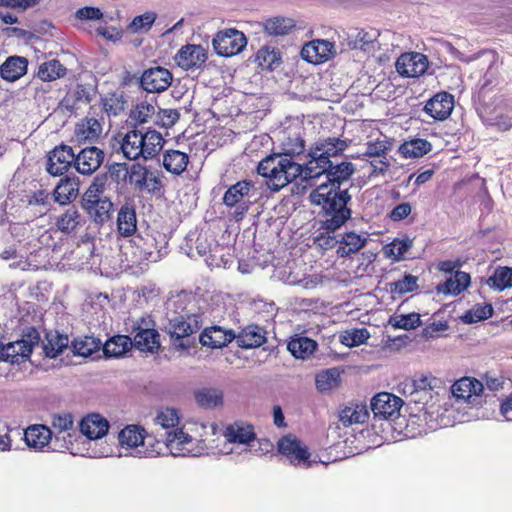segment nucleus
I'll return each mask as SVG.
<instances>
[{"mask_svg": "<svg viewBox=\"0 0 512 512\" xmlns=\"http://www.w3.org/2000/svg\"><path fill=\"white\" fill-rule=\"evenodd\" d=\"M175 59L180 67L189 70L201 67L207 60V54L200 45H186L177 52Z\"/></svg>", "mask_w": 512, "mask_h": 512, "instance_id": "obj_18", "label": "nucleus"}, {"mask_svg": "<svg viewBox=\"0 0 512 512\" xmlns=\"http://www.w3.org/2000/svg\"><path fill=\"white\" fill-rule=\"evenodd\" d=\"M437 382L438 379L432 375H418L410 384L405 385L404 393H408L411 402L425 405L432 399V390Z\"/></svg>", "mask_w": 512, "mask_h": 512, "instance_id": "obj_12", "label": "nucleus"}, {"mask_svg": "<svg viewBox=\"0 0 512 512\" xmlns=\"http://www.w3.org/2000/svg\"><path fill=\"white\" fill-rule=\"evenodd\" d=\"M145 430L136 425L126 426L119 432L118 440L121 447L132 449V456H137L136 452L140 448V443L144 441Z\"/></svg>", "mask_w": 512, "mask_h": 512, "instance_id": "obj_33", "label": "nucleus"}, {"mask_svg": "<svg viewBox=\"0 0 512 512\" xmlns=\"http://www.w3.org/2000/svg\"><path fill=\"white\" fill-rule=\"evenodd\" d=\"M347 146L345 140L337 137L318 140L309 149L308 156L310 160L306 163V175L313 177V179L323 175V171L331 167V162H333L331 158L342 153Z\"/></svg>", "mask_w": 512, "mask_h": 512, "instance_id": "obj_4", "label": "nucleus"}, {"mask_svg": "<svg viewBox=\"0 0 512 512\" xmlns=\"http://www.w3.org/2000/svg\"><path fill=\"white\" fill-rule=\"evenodd\" d=\"M493 314V308L490 304L475 305L467 311L462 317V321L467 324L476 323L490 318Z\"/></svg>", "mask_w": 512, "mask_h": 512, "instance_id": "obj_55", "label": "nucleus"}, {"mask_svg": "<svg viewBox=\"0 0 512 512\" xmlns=\"http://www.w3.org/2000/svg\"><path fill=\"white\" fill-rule=\"evenodd\" d=\"M84 218L74 206L69 207L57 219L58 229L64 233H71L84 224Z\"/></svg>", "mask_w": 512, "mask_h": 512, "instance_id": "obj_39", "label": "nucleus"}, {"mask_svg": "<svg viewBox=\"0 0 512 512\" xmlns=\"http://www.w3.org/2000/svg\"><path fill=\"white\" fill-rule=\"evenodd\" d=\"M283 152L280 155H287V158L299 156L305 151V141L300 136L288 137L282 144Z\"/></svg>", "mask_w": 512, "mask_h": 512, "instance_id": "obj_59", "label": "nucleus"}, {"mask_svg": "<svg viewBox=\"0 0 512 512\" xmlns=\"http://www.w3.org/2000/svg\"><path fill=\"white\" fill-rule=\"evenodd\" d=\"M154 421L157 425L165 429V431H169V428H174L178 425L179 417L176 410L166 408L157 413Z\"/></svg>", "mask_w": 512, "mask_h": 512, "instance_id": "obj_62", "label": "nucleus"}, {"mask_svg": "<svg viewBox=\"0 0 512 512\" xmlns=\"http://www.w3.org/2000/svg\"><path fill=\"white\" fill-rule=\"evenodd\" d=\"M127 100L124 93L116 91L108 93L102 98L103 110L110 116H117L126 108Z\"/></svg>", "mask_w": 512, "mask_h": 512, "instance_id": "obj_47", "label": "nucleus"}, {"mask_svg": "<svg viewBox=\"0 0 512 512\" xmlns=\"http://www.w3.org/2000/svg\"><path fill=\"white\" fill-rule=\"evenodd\" d=\"M142 136L143 159H153L163 149L165 142L163 136L160 132L152 129H148L145 132L142 131Z\"/></svg>", "mask_w": 512, "mask_h": 512, "instance_id": "obj_35", "label": "nucleus"}, {"mask_svg": "<svg viewBox=\"0 0 512 512\" xmlns=\"http://www.w3.org/2000/svg\"><path fill=\"white\" fill-rule=\"evenodd\" d=\"M391 148L392 144L387 139H377L376 141H370L366 144V151L363 153V156L387 159L386 155Z\"/></svg>", "mask_w": 512, "mask_h": 512, "instance_id": "obj_57", "label": "nucleus"}, {"mask_svg": "<svg viewBox=\"0 0 512 512\" xmlns=\"http://www.w3.org/2000/svg\"><path fill=\"white\" fill-rule=\"evenodd\" d=\"M356 168L352 162H341L334 164L331 162V167L323 171V175H326L329 188L335 190H342L341 185L349 181L350 177L354 174Z\"/></svg>", "mask_w": 512, "mask_h": 512, "instance_id": "obj_19", "label": "nucleus"}, {"mask_svg": "<svg viewBox=\"0 0 512 512\" xmlns=\"http://www.w3.org/2000/svg\"><path fill=\"white\" fill-rule=\"evenodd\" d=\"M180 114L176 109H159L155 123L160 124L162 127H172L179 119Z\"/></svg>", "mask_w": 512, "mask_h": 512, "instance_id": "obj_64", "label": "nucleus"}, {"mask_svg": "<svg viewBox=\"0 0 512 512\" xmlns=\"http://www.w3.org/2000/svg\"><path fill=\"white\" fill-rule=\"evenodd\" d=\"M52 438V431L45 425H33L26 429L24 439L30 448L42 450Z\"/></svg>", "mask_w": 512, "mask_h": 512, "instance_id": "obj_30", "label": "nucleus"}, {"mask_svg": "<svg viewBox=\"0 0 512 512\" xmlns=\"http://www.w3.org/2000/svg\"><path fill=\"white\" fill-rule=\"evenodd\" d=\"M370 337L366 328L344 331L340 335V342L348 347H355L365 343Z\"/></svg>", "mask_w": 512, "mask_h": 512, "instance_id": "obj_53", "label": "nucleus"}, {"mask_svg": "<svg viewBox=\"0 0 512 512\" xmlns=\"http://www.w3.org/2000/svg\"><path fill=\"white\" fill-rule=\"evenodd\" d=\"M367 243V238L355 232L345 233L339 241L337 254L339 257H349L360 251Z\"/></svg>", "mask_w": 512, "mask_h": 512, "instance_id": "obj_36", "label": "nucleus"}, {"mask_svg": "<svg viewBox=\"0 0 512 512\" xmlns=\"http://www.w3.org/2000/svg\"><path fill=\"white\" fill-rule=\"evenodd\" d=\"M483 389V384L477 379L463 377L452 385L451 392L457 400L470 402L471 398L479 396Z\"/></svg>", "mask_w": 512, "mask_h": 512, "instance_id": "obj_26", "label": "nucleus"}, {"mask_svg": "<svg viewBox=\"0 0 512 512\" xmlns=\"http://www.w3.org/2000/svg\"><path fill=\"white\" fill-rule=\"evenodd\" d=\"M67 69L57 59L41 63L38 67L37 77L45 82L54 81L66 75Z\"/></svg>", "mask_w": 512, "mask_h": 512, "instance_id": "obj_42", "label": "nucleus"}, {"mask_svg": "<svg viewBox=\"0 0 512 512\" xmlns=\"http://www.w3.org/2000/svg\"><path fill=\"white\" fill-rule=\"evenodd\" d=\"M395 67L403 77H419L427 71L428 59L422 53H404L398 57Z\"/></svg>", "mask_w": 512, "mask_h": 512, "instance_id": "obj_13", "label": "nucleus"}, {"mask_svg": "<svg viewBox=\"0 0 512 512\" xmlns=\"http://www.w3.org/2000/svg\"><path fill=\"white\" fill-rule=\"evenodd\" d=\"M157 15L155 12H145L142 15L136 16L129 25L132 32L148 31L155 22Z\"/></svg>", "mask_w": 512, "mask_h": 512, "instance_id": "obj_61", "label": "nucleus"}, {"mask_svg": "<svg viewBox=\"0 0 512 512\" xmlns=\"http://www.w3.org/2000/svg\"><path fill=\"white\" fill-rule=\"evenodd\" d=\"M254 183L250 180H241L231 185L223 196V203L227 207H236L235 218L241 219L248 211L250 198L254 195Z\"/></svg>", "mask_w": 512, "mask_h": 512, "instance_id": "obj_6", "label": "nucleus"}, {"mask_svg": "<svg viewBox=\"0 0 512 512\" xmlns=\"http://www.w3.org/2000/svg\"><path fill=\"white\" fill-rule=\"evenodd\" d=\"M309 198L313 204L322 206L323 211L328 216L322 222L321 227L324 230L336 231L351 218L352 211L349 204L352 196L347 188L335 190L322 183L310 193Z\"/></svg>", "mask_w": 512, "mask_h": 512, "instance_id": "obj_2", "label": "nucleus"}, {"mask_svg": "<svg viewBox=\"0 0 512 512\" xmlns=\"http://www.w3.org/2000/svg\"><path fill=\"white\" fill-rule=\"evenodd\" d=\"M165 318L164 329L174 340L188 337L202 326V315L197 312L195 299L185 292L167 300Z\"/></svg>", "mask_w": 512, "mask_h": 512, "instance_id": "obj_1", "label": "nucleus"}, {"mask_svg": "<svg viewBox=\"0 0 512 512\" xmlns=\"http://www.w3.org/2000/svg\"><path fill=\"white\" fill-rule=\"evenodd\" d=\"M199 340L203 346L222 348L235 340V332L231 329L226 330L219 326H213L204 329Z\"/></svg>", "mask_w": 512, "mask_h": 512, "instance_id": "obj_20", "label": "nucleus"}, {"mask_svg": "<svg viewBox=\"0 0 512 512\" xmlns=\"http://www.w3.org/2000/svg\"><path fill=\"white\" fill-rule=\"evenodd\" d=\"M105 153L102 149L90 145L75 154V169L82 175H91L102 165Z\"/></svg>", "mask_w": 512, "mask_h": 512, "instance_id": "obj_14", "label": "nucleus"}, {"mask_svg": "<svg viewBox=\"0 0 512 512\" xmlns=\"http://www.w3.org/2000/svg\"><path fill=\"white\" fill-rule=\"evenodd\" d=\"M75 153L68 145L56 146L49 152L46 170L52 176H62L73 165L75 167Z\"/></svg>", "mask_w": 512, "mask_h": 512, "instance_id": "obj_10", "label": "nucleus"}, {"mask_svg": "<svg viewBox=\"0 0 512 512\" xmlns=\"http://www.w3.org/2000/svg\"><path fill=\"white\" fill-rule=\"evenodd\" d=\"M256 61L263 69L273 70L281 64L280 51L276 48L264 46L257 52Z\"/></svg>", "mask_w": 512, "mask_h": 512, "instance_id": "obj_49", "label": "nucleus"}, {"mask_svg": "<svg viewBox=\"0 0 512 512\" xmlns=\"http://www.w3.org/2000/svg\"><path fill=\"white\" fill-rule=\"evenodd\" d=\"M335 54L334 44L328 40H314L305 44L301 56L309 63L319 64Z\"/></svg>", "mask_w": 512, "mask_h": 512, "instance_id": "obj_15", "label": "nucleus"}, {"mask_svg": "<svg viewBox=\"0 0 512 512\" xmlns=\"http://www.w3.org/2000/svg\"><path fill=\"white\" fill-rule=\"evenodd\" d=\"M133 343L129 336L116 335L109 340L103 346V352L106 357H121L127 351L130 350Z\"/></svg>", "mask_w": 512, "mask_h": 512, "instance_id": "obj_41", "label": "nucleus"}, {"mask_svg": "<svg viewBox=\"0 0 512 512\" xmlns=\"http://www.w3.org/2000/svg\"><path fill=\"white\" fill-rule=\"evenodd\" d=\"M95 96V90L83 84L76 85L75 89L69 92L67 99L72 100L73 105L89 104Z\"/></svg>", "mask_w": 512, "mask_h": 512, "instance_id": "obj_56", "label": "nucleus"}, {"mask_svg": "<svg viewBox=\"0 0 512 512\" xmlns=\"http://www.w3.org/2000/svg\"><path fill=\"white\" fill-rule=\"evenodd\" d=\"M486 284L497 291H503L512 287V268L506 266L497 267L486 280Z\"/></svg>", "mask_w": 512, "mask_h": 512, "instance_id": "obj_45", "label": "nucleus"}, {"mask_svg": "<svg viewBox=\"0 0 512 512\" xmlns=\"http://www.w3.org/2000/svg\"><path fill=\"white\" fill-rule=\"evenodd\" d=\"M418 278L411 274L405 275L401 280L390 283V292L392 294L403 295L408 292L417 290Z\"/></svg>", "mask_w": 512, "mask_h": 512, "instance_id": "obj_58", "label": "nucleus"}, {"mask_svg": "<svg viewBox=\"0 0 512 512\" xmlns=\"http://www.w3.org/2000/svg\"><path fill=\"white\" fill-rule=\"evenodd\" d=\"M83 207L90 218L97 224L110 219L113 203L103 195V183L93 182L83 197Z\"/></svg>", "mask_w": 512, "mask_h": 512, "instance_id": "obj_5", "label": "nucleus"}, {"mask_svg": "<svg viewBox=\"0 0 512 512\" xmlns=\"http://www.w3.org/2000/svg\"><path fill=\"white\" fill-rule=\"evenodd\" d=\"M117 230L123 237L132 236L137 230V217L135 205L125 202L117 214Z\"/></svg>", "mask_w": 512, "mask_h": 512, "instance_id": "obj_24", "label": "nucleus"}, {"mask_svg": "<svg viewBox=\"0 0 512 512\" xmlns=\"http://www.w3.org/2000/svg\"><path fill=\"white\" fill-rule=\"evenodd\" d=\"M142 130L136 127L129 130L123 137L120 143V149L124 157L128 160H137L143 158Z\"/></svg>", "mask_w": 512, "mask_h": 512, "instance_id": "obj_23", "label": "nucleus"}, {"mask_svg": "<svg viewBox=\"0 0 512 512\" xmlns=\"http://www.w3.org/2000/svg\"><path fill=\"white\" fill-rule=\"evenodd\" d=\"M317 346L316 341L308 337L296 335L288 342L287 349L295 358L306 359L314 353Z\"/></svg>", "mask_w": 512, "mask_h": 512, "instance_id": "obj_37", "label": "nucleus"}, {"mask_svg": "<svg viewBox=\"0 0 512 512\" xmlns=\"http://www.w3.org/2000/svg\"><path fill=\"white\" fill-rule=\"evenodd\" d=\"M108 429V421L100 414H90L80 422L81 433L91 440L102 438L107 434Z\"/></svg>", "mask_w": 512, "mask_h": 512, "instance_id": "obj_25", "label": "nucleus"}, {"mask_svg": "<svg viewBox=\"0 0 512 512\" xmlns=\"http://www.w3.org/2000/svg\"><path fill=\"white\" fill-rule=\"evenodd\" d=\"M101 341L92 336L77 337L71 342L72 351L75 355L88 357L98 351Z\"/></svg>", "mask_w": 512, "mask_h": 512, "instance_id": "obj_46", "label": "nucleus"}, {"mask_svg": "<svg viewBox=\"0 0 512 512\" xmlns=\"http://www.w3.org/2000/svg\"><path fill=\"white\" fill-rule=\"evenodd\" d=\"M453 107V96L447 92H440L426 102L424 111L433 119L443 121L450 116Z\"/></svg>", "mask_w": 512, "mask_h": 512, "instance_id": "obj_17", "label": "nucleus"}, {"mask_svg": "<svg viewBox=\"0 0 512 512\" xmlns=\"http://www.w3.org/2000/svg\"><path fill=\"white\" fill-rule=\"evenodd\" d=\"M266 330L259 325L251 324L241 329L236 334L237 345L244 349H251L261 346L266 342Z\"/></svg>", "mask_w": 512, "mask_h": 512, "instance_id": "obj_21", "label": "nucleus"}, {"mask_svg": "<svg viewBox=\"0 0 512 512\" xmlns=\"http://www.w3.org/2000/svg\"><path fill=\"white\" fill-rule=\"evenodd\" d=\"M413 241L405 237L403 239L395 238L384 248L386 257L393 258L396 261L403 259L404 254L412 247Z\"/></svg>", "mask_w": 512, "mask_h": 512, "instance_id": "obj_50", "label": "nucleus"}, {"mask_svg": "<svg viewBox=\"0 0 512 512\" xmlns=\"http://www.w3.org/2000/svg\"><path fill=\"white\" fill-rule=\"evenodd\" d=\"M224 436L229 443H238L250 446L256 439L254 427L244 422L229 424L224 430Z\"/></svg>", "mask_w": 512, "mask_h": 512, "instance_id": "obj_22", "label": "nucleus"}, {"mask_svg": "<svg viewBox=\"0 0 512 512\" xmlns=\"http://www.w3.org/2000/svg\"><path fill=\"white\" fill-rule=\"evenodd\" d=\"M403 400L398 396L381 392L371 399V411L375 420H394L400 415Z\"/></svg>", "mask_w": 512, "mask_h": 512, "instance_id": "obj_8", "label": "nucleus"}, {"mask_svg": "<svg viewBox=\"0 0 512 512\" xmlns=\"http://www.w3.org/2000/svg\"><path fill=\"white\" fill-rule=\"evenodd\" d=\"M295 27V22L291 18L274 17L267 19L264 23V30L273 36H283Z\"/></svg>", "mask_w": 512, "mask_h": 512, "instance_id": "obj_48", "label": "nucleus"}, {"mask_svg": "<svg viewBox=\"0 0 512 512\" xmlns=\"http://www.w3.org/2000/svg\"><path fill=\"white\" fill-rule=\"evenodd\" d=\"M340 374L336 369H328L316 375V388L320 392H327L339 384Z\"/></svg>", "mask_w": 512, "mask_h": 512, "instance_id": "obj_52", "label": "nucleus"}, {"mask_svg": "<svg viewBox=\"0 0 512 512\" xmlns=\"http://www.w3.org/2000/svg\"><path fill=\"white\" fill-rule=\"evenodd\" d=\"M156 113V107L148 103L146 101H143L139 103L136 108L131 112V118L137 123V124H144L148 121L149 118H152Z\"/></svg>", "mask_w": 512, "mask_h": 512, "instance_id": "obj_60", "label": "nucleus"}, {"mask_svg": "<svg viewBox=\"0 0 512 512\" xmlns=\"http://www.w3.org/2000/svg\"><path fill=\"white\" fill-rule=\"evenodd\" d=\"M69 338L66 334H61L58 331H49L42 341L41 348L46 357L56 358L64 350L68 348Z\"/></svg>", "mask_w": 512, "mask_h": 512, "instance_id": "obj_29", "label": "nucleus"}, {"mask_svg": "<svg viewBox=\"0 0 512 512\" xmlns=\"http://www.w3.org/2000/svg\"><path fill=\"white\" fill-rule=\"evenodd\" d=\"M197 403L205 408H214L222 403V393L217 389H202L195 395Z\"/></svg>", "mask_w": 512, "mask_h": 512, "instance_id": "obj_54", "label": "nucleus"}, {"mask_svg": "<svg viewBox=\"0 0 512 512\" xmlns=\"http://www.w3.org/2000/svg\"><path fill=\"white\" fill-rule=\"evenodd\" d=\"M431 143L426 139L415 138L404 142L399 147V153L404 158H419L431 151Z\"/></svg>", "mask_w": 512, "mask_h": 512, "instance_id": "obj_43", "label": "nucleus"}, {"mask_svg": "<svg viewBox=\"0 0 512 512\" xmlns=\"http://www.w3.org/2000/svg\"><path fill=\"white\" fill-rule=\"evenodd\" d=\"M161 437L164 440L165 453L169 452L172 456H195L193 453V438L182 429L165 431Z\"/></svg>", "mask_w": 512, "mask_h": 512, "instance_id": "obj_11", "label": "nucleus"}, {"mask_svg": "<svg viewBox=\"0 0 512 512\" xmlns=\"http://www.w3.org/2000/svg\"><path fill=\"white\" fill-rule=\"evenodd\" d=\"M28 60L21 56H10L0 66V76L3 80L14 82L27 72Z\"/></svg>", "mask_w": 512, "mask_h": 512, "instance_id": "obj_27", "label": "nucleus"}, {"mask_svg": "<svg viewBox=\"0 0 512 512\" xmlns=\"http://www.w3.org/2000/svg\"><path fill=\"white\" fill-rule=\"evenodd\" d=\"M79 183V178L76 176L61 178L53 191L55 201L62 205L70 203L78 195Z\"/></svg>", "mask_w": 512, "mask_h": 512, "instance_id": "obj_28", "label": "nucleus"}, {"mask_svg": "<svg viewBox=\"0 0 512 512\" xmlns=\"http://www.w3.org/2000/svg\"><path fill=\"white\" fill-rule=\"evenodd\" d=\"M278 451L294 465L306 462L310 456L308 448L294 435H286L278 441Z\"/></svg>", "mask_w": 512, "mask_h": 512, "instance_id": "obj_16", "label": "nucleus"}, {"mask_svg": "<svg viewBox=\"0 0 512 512\" xmlns=\"http://www.w3.org/2000/svg\"><path fill=\"white\" fill-rule=\"evenodd\" d=\"M102 133V126L95 118H86L77 124L75 129V139L78 143H92L96 141Z\"/></svg>", "mask_w": 512, "mask_h": 512, "instance_id": "obj_31", "label": "nucleus"}, {"mask_svg": "<svg viewBox=\"0 0 512 512\" xmlns=\"http://www.w3.org/2000/svg\"><path fill=\"white\" fill-rule=\"evenodd\" d=\"M134 346L141 351L154 352L159 349V333L156 329H142V332H134Z\"/></svg>", "mask_w": 512, "mask_h": 512, "instance_id": "obj_38", "label": "nucleus"}, {"mask_svg": "<svg viewBox=\"0 0 512 512\" xmlns=\"http://www.w3.org/2000/svg\"><path fill=\"white\" fill-rule=\"evenodd\" d=\"M389 324L395 329L412 330L421 326V318L418 313L401 314L391 316Z\"/></svg>", "mask_w": 512, "mask_h": 512, "instance_id": "obj_51", "label": "nucleus"}, {"mask_svg": "<svg viewBox=\"0 0 512 512\" xmlns=\"http://www.w3.org/2000/svg\"><path fill=\"white\" fill-rule=\"evenodd\" d=\"M189 163V156L179 150H166L163 154V167L174 175L182 174Z\"/></svg>", "mask_w": 512, "mask_h": 512, "instance_id": "obj_34", "label": "nucleus"}, {"mask_svg": "<svg viewBox=\"0 0 512 512\" xmlns=\"http://www.w3.org/2000/svg\"><path fill=\"white\" fill-rule=\"evenodd\" d=\"M470 281L471 277L468 273L456 271L455 274L445 282L439 283L436 290L439 294L458 295L469 286Z\"/></svg>", "mask_w": 512, "mask_h": 512, "instance_id": "obj_32", "label": "nucleus"}, {"mask_svg": "<svg viewBox=\"0 0 512 512\" xmlns=\"http://www.w3.org/2000/svg\"><path fill=\"white\" fill-rule=\"evenodd\" d=\"M136 455L137 457L165 455L164 440L144 433V441L140 443V448L137 450Z\"/></svg>", "mask_w": 512, "mask_h": 512, "instance_id": "obj_44", "label": "nucleus"}, {"mask_svg": "<svg viewBox=\"0 0 512 512\" xmlns=\"http://www.w3.org/2000/svg\"><path fill=\"white\" fill-rule=\"evenodd\" d=\"M257 172L266 179L268 188L273 192H278L298 177L302 181L310 183L313 177L306 175V164L301 165L287 155L273 153L262 159L258 166Z\"/></svg>", "mask_w": 512, "mask_h": 512, "instance_id": "obj_3", "label": "nucleus"}, {"mask_svg": "<svg viewBox=\"0 0 512 512\" xmlns=\"http://www.w3.org/2000/svg\"><path fill=\"white\" fill-rule=\"evenodd\" d=\"M172 81V73L167 68L161 66L145 70L139 78L141 88L148 93L164 92L171 86Z\"/></svg>", "mask_w": 512, "mask_h": 512, "instance_id": "obj_9", "label": "nucleus"}, {"mask_svg": "<svg viewBox=\"0 0 512 512\" xmlns=\"http://www.w3.org/2000/svg\"><path fill=\"white\" fill-rule=\"evenodd\" d=\"M212 45L218 55L230 57L242 52L247 45V39L241 31L226 29L216 34Z\"/></svg>", "mask_w": 512, "mask_h": 512, "instance_id": "obj_7", "label": "nucleus"}, {"mask_svg": "<svg viewBox=\"0 0 512 512\" xmlns=\"http://www.w3.org/2000/svg\"><path fill=\"white\" fill-rule=\"evenodd\" d=\"M148 173L149 170L146 167L138 163L133 164L128 171V181L136 189L141 191L143 185L145 184Z\"/></svg>", "mask_w": 512, "mask_h": 512, "instance_id": "obj_63", "label": "nucleus"}, {"mask_svg": "<svg viewBox=\"0 0 512 512\" xmlns=\"http://www.w3.org/2000/svg\"><path fill=\"white\" fill-rule=\"evenodd\" d=\"M369 418L366 405L355 404L341 410L339 420L344 426L362 424Z\"/></svg>", "mask_w": 512, "mask_h": 512, "instance_id": "obj_40", "label": "nucleus"}]
</instances>
